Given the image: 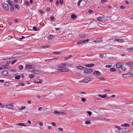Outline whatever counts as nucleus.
<instances>
[{"instance_id":"1","label":"nucleus","mask_w":133,"mask_h":133,"mask_svg":"<svg viewBox=\"0 0 133 133\" xmlns=\"http://www.w3.org/2000/svg\"><path fill=\"white\" fill-rule=\"evenodd\" d=\"M97 20L99 21L103 22L106 21L107 20V19L104 16H102L101 17H99L97 18Z\"/></svg>"},{"instance_id":"2","label":"nucleus","mask_w":133,"mask_h":133,"mask_svg":"<svg viewBox=\"0 0 133 133\" xmlns=\"http://www.w3.org/2000/svg\"><path fill=\"white\" fill-rule=\"evenodd\" d=\"M92 78H86L82 79V82L85 83H87L92 80Z\"/></svg>"},{"instance_id":"3","label":"nucleus","mask_w":133,"mask_h":133,"mask_svg":"<svg viewBox=\"0 0 133 133\" xmlns=\"http://www.w3.org/2000/svg\"><path fill=\"white\" fill-rule=\"evenodd\" d=\"M84 72L85 74H90L92 72V70L91 69H86L84 70Z\"/></svg>"},{"instance_id":"4","label":"nucleus","mask_w":133,"mask_h":133,"mask_svg":"<svg viewBox=\"0 0 133 133\" xmlns=\"http://www.w3.org/2000/svg\"><path fill=\"white\" fill-rule=\"evenodd\" d=\"M89 41V39H87L85 40H82L78 41L77 43V44H80L82 43H85L86 42H88Z\"/></svg>"},{"instance_id":"5","label":"nucleus","mask_w":133,"mask_h":133,"mask_svg":"<svg viewBox=\"0 0 133 133\" xmlns=\"http://www.w3.org/2000/svg\"><path fill=\"white\" fill-rule=\"evenodd\" d=\"M3 7L4 9L6 10H8L9 9L8 5L5 3L3 4Z\"/></svg>"},{"instance_id":"6","label":"nucleus","mask_w":133,"mask_h":133,"mask_svg":"<svg viewBox=\"0 0 133 133\" xmlns=\"http://www.w3.org/2000/svg\"><path fill=\"white\" fill-rule=\"evenodd\" d=\"M94 74L95 76L97 77L100 76L101 75V73L98 71H95Z\"/></svg>"},{"instance_id":"7","label":"nucleus","mask_w":133,"mask_h":133,"mask_svg":"<svg viewBox=\"0 0 133 133\" xmlns=\"http://www.w3.org/2000/svg\"><path fill=\"white\" fill-rule=\"evenodd\" d=\"M5 108L13 110V105L11 104L5 105Z\"/></svg>"},{"instance_id":"8","label":"nucleus","mask_w":133,"mask_h":133,"mask_svg":"<svg viewBox=\"0 0 133 133\" xmlns=\"http://www.w3.org/2000/svg\"><path fill=\"white\" fill-rule=\"evenodd\" d=\"M66 63H63L59 65L58 66L57 69H60V68H65L66 67Z\"/></svg>"},{"instance_id":"9","label":"nucleus","mask_w":133,"mask_h":133,"mask_svg":"<svg viewBox=\"0 0 133 133\" xmlns=\"http://www.w3.org/2000/svg\"><path fill=\"white\" fill-rule=\"evenodd\" d=\"M57 70L59 72H65L69 71V69H58Z\"/></svg>"},{"instance_id":"10","label":"nucleus","mask_w":133,"mask_h":133,"mask_svg":"<svg viewBox=\"0 0 133 133\" xmlns=\"http://www.w3.org/2000/svg\"><path fill=\"white\" fill-rule=\"evenodd\" d=\"M76 67L77 69L82 70H85L86 69V68L81 66H78Z\"/></svg>"},{"instance_id":"11","label":"nucleus","mask_w":133,"mask_h":133,"mask_svg":"<svg viewBox=\"0 0 133 133\" xmlns=\"http://www.w3.org/2000/svg\"><path fill=\"white\" fill-rule=\"evenodd\" d=\"M102 41V38H98L96 40L93 41L92 42H94L96 43H98L101 42Z\"/></svg>"},{"instance_id":"12","label":"nucleus","mask_w":133,"mask_h":133,"mask_svg":"<svg viewBox=\"0 0 133 133\" xmlns=\"http://www.w3.org/2000/svg\"><path fill=\"white\" fill-rule=\"evenodd\" d=\"M9 63H4L3 68L4 69H7L9 68V66H8V65L9 64Z\"/></svg>"},{"instance_id":"13","label":"nucleus","mask_w":133,"mask_h":133,"mask_svg":"<svg viewBox=\"0 0 133 133\" xmlns=\"http://www.w3.org/2000/svg\"><path fill=\"white\" fill-rule=\"evenodd\" d=\"M34 81L36 83H41L42 82V79H36L34 80Z\"/></svg>"},{"instance_id":"14","label":"nucleus","mask_w":133,"mask_h":133,"mask_svg":"<svg viewBox=\"0 0 133 133\" xmlns=\"http://www.w3.org/2000/svg\"><path fill=\"white\" fill-rule=\"evenodd\" d=\"M54 38V36L51 35H48V39L50 40H51Z\"/></svg>"},{"instance_id":"15","label":"nucleus","mask_w":133,"mask_h":133,"mask_svg":"<svg viewBox=\"0 0 133 133\" xmlns=\"http://www.w3.org/2000/svg\"><path fill=\"white\" fill-rule=\"evenodd\" d=\"M2 74L3 76H6L8 74V73L6 71H4L2 72Z\"/></svg>"},{"instance_id":"16","label":"nucleus","mask_w":133,"mask_h":133,"mask_svg":"<svg viewBox=\"0 0 133 133\" xmlns=\"http://www.w3.org/2000/svg\"><path fill=\"white\" fill-rule=\"evenodd\" d=\"M98 96L102 98H104L106 97H107V94H105L104 95H102L99 94L98 95Z\"/></svg>"},{"instance_id":"17","label":"nucleus","mask_w":133,"mask_h":133,"mask_svg":"<svg viewBox=\"0 0 133 133\" xmlns=\"http://www.w3.org/2000/svg\"><path fill=\"white\" fill-rule=\"evenodd\" d=\"M115 41L119 43H122L124 42V41L123 39L118 38H116L115 39Z\"/></svg>"},{"instance_id":"18","label":"nucleus","mask_w":133,"mask_h":133,"mask_svg":"<svg viewBox=\"0 0 133 133\" xmlns=\"http://www.w3.org/2000/svg\"><path fill=\"white\" fill-rule=\"evenodd\" d=\"M41 71L39 70H34L33 71V73L36 74H39L40 72Z\"/></svg>"},{"instance_id":"19","label":"nucleus","mask_w":133,"mask_h":133,"mask_svg":"<svg viewBox=\"0 0 133 133\" xmlns=\"http://www.w3.org/2000/svg\"><path fill=\"white\" fill-rule=\"evenodd\" d=\"M7 2L10 5L14 4V2L11 0H7Z\"/></svg>"},{"instance_id":"20","label":"nucleus","mask_w":133,"mask_h":133,"mask_svg":"<svg viewBox=\"0 0 133 133\" xmlns=\"http://www.w3.org/2000/svg\"><path fill=\"white\" fill-rule=\"evenodd\" d=\"M32 67V65H26L25 66V68L26 69H29Z\"/></svg>"},{"instance_id":"21","label":"nucleus","mask_w":133,"mask_h":133,"mask_svg":"<svg viewBox=\"0 0 133 133\" xmlns=\"http://www.w3.org/2000/svg\"><path fill=\"white\" fill-rule=\"evenodd\" d=\"M122 65V64L121 63H118L116 64V67L118 68H121Z\"/></svg>"},{"instance_id":"22","label":"nucleus","mask_w":133,"mask_h":133,"mask_svg":"<svg viewBox=\"0 0 133 133\" xmlns=\"http://www.w3.org/2000/svg\"><path fill=\"white\" fill-rule=\"evenodd\" d=\"M87 36V35L86 34H81L79 35L80 37L81 38L85 37Z\"/></svg>"},{"instance_id":"23","label":"nucleus","mask_w":133,"mask_h":133,"mask_svg":"<svg viewBox=\"0 0 133 133\" xmlns=\"http://www.w3.org/2000/svg\"><path fill=\"white\" fill-rule=\"evenodd\" d=\"M94 65V63H91L85 65V66L86 67H91L93 66Z\"/></svg>"},{"instance_id":"24","label":"nucleus","mask_w":133,"mask_h":133,"mask_svg":"<svg viewBox=\"0 0 133 133\" xmlns=\"http://www.w3.org/2000/svg\"><path fill=\"white\" fill-rule=\"evenodd\" d=\"M4 63L3 62L0 63V67H2L4 68ZM3 68L2 67H0V70H3Z\"/></svg>"},{"instance_id":"25","label":"nucleus","mask_w":133,"mask_h":133,"mask_svg":"<svg viewBox=\"0 0 133 133\" xmlns=\"http://www.w3.org/2000/svg\"><path fill=\"white\" fill-rule=\"evenodd\" d=\"M25 85V84H23V83H19V84L16 85V87H20L21 86H23Z\"/></svg>"},{"instance_id":"26","label":"nucleus","mask_w":133,"mask_h":133,"mask_svg":"<svg viewBox=\"0 0 133 133\" xmlns=\"http://www.w3.org/2000/svg\"><path fill=\"white\" fill-rule=\"evenodd\" d=\"M54 113L56 114L57 116L60 115V112L58 111H54Z\"/></svg>"},{"instance_id":"27","label":"nucleus","mask_w":133,"mask_h":133,"mask_svg":"<svg viewBox=\"0 0 133 133\" xmlns=\"http://www.w3.org/2000/svg\"><path fill=\"white\" fill-rule=\"evenodd\" d=\"M11 7L10 8V9L11 11H13L14 10V7H15V4H12L11 5Z\"/></svg>"},{"instance_id":"28","label":"nucleus","mask_w":133,"mask_h":133,"mask_svg":"<svg viewBox=\"0 0 133 133\" xmlns=\"http://www.w3.org/2000/svg\"><path fill=\"white\" fill-rule=\"evenodd\" d=\"M76 16L75 14H72L71 16V18L72 19H75L76 18Z\"/></svg>"},{"instance_id":"29","label":"nucleus","mask_w":133,"mask_h":133,"mask_svg":"<svg viewBox=\"0 0 133 133\" xmlns=\"http://www.w3.org/2000/svg\"><path fill=\"white\" fill-rule=\"evenodd\" d=\"M18 125L19 126H23L24 127H26L27 125H26L24 124L23 123H18Z\"/></svg>"},{"instance_id":"30","label":"nucleus","mask_w":133,"mask_h":133,"mask_svg":"<svg viewBox=\"0 0 133 133\" xmlns=\"http://www.w3.org/2000/svg\"><path fill=\"white\" fill-rule=\"evenodd\" d=\"M127 50L129 52H130L132 51H133V48H128L127 49Z\"/></svg>"},{"instance_id":"31","label":"nucleus","mask_w":133,"mask_h":133,"mask_svg":"<svg viewBox=\"0 0 133 133\" xmlns=\"http://www.w3.org/2000/svg\"><path fill=\"white\" fill-rule=\"evenodd\" d=\"M130 125L128 124H126V123H125L124 124H122L121 125V126L122 127H129V126Z\"/></svg>"},{"instance_id":"32","label":"nucleus","mask_w":133,"mask_h":133,"mask_svg":"<svg viewBox=\"0 0 133 133\" xmlns=\"http://www.w3.org/2000/svg\"><path fill=\"white\" fill-rule=\"evenodd\" d=\"M67 115V114L66 112H60V115Z\"/></svg>"},{"instance_id":"33","label":"nucleus","mask_w":133,"mask_h":133,"mask_svg":"<svg viewBox=\"0 0 133 133\" xmlns=\"http://www.w3.org/2000/svg\"><path fill=\"white\" fill-rule=\"evenodd\" d=\"M132 63L131 62H129L127 64H126V65H128L129 67H131L132 66Z\"/></svg>"},{"instance_id":"34","label":"nucleus","mask_w":133,"mask_h":133,"mask_svg":"<svg viewBox=\"0 0 133 133\" xmlns=\"http://www.w3.org/2000/svg\"><path fill=\"white\" fill-rule=\"evenodd\" d=\"M4 85L6 87L9 86L10 85V83L9 82H5L4 83Z\"/></svg>"},{"instance_id":"35","label":"nucleus","mask_w":133,"mask_h":133,"mask_svg":"<svg viewBox=\"0 0 133 133\" xmlns=\"http://www.w3.org/2000/svg\"><path fill=\"white\" fill-rule=\"evenodd\" d=\"M40 126L42 127L43 125V123L41 122H38L37 123Z\"/></svg>"},{"instance_id":"36","label":"nucleus","mask_w":133,"mask_h":133,"mask_svg":"<svg viewBox=\"0 0 133 133\" xmlns=\"http://www.w3.org/2000/svg\"><path fill=\"white\" fill-rule=\"evenodd\" d=\"M0 105L1 106L0 107L1 108H4L5 106V104H3L1 103H0Z\"/></svg>"},{"instance_id":"37","label":"nucleus","mask_w":133,"mask_h":133,"mask_svg":"<svg viewBox=\"0 0 133 133\" xmlns=\"http://www.w3.org/2000/svg\"><path fill=\"white\" fill-rule=\"evenodd\" d=\"M110 71L111 72H114L116 71V70L114 68H111L110 69Z\"/></svg>"},{"instance_id":"38","label":"nucleus","mask_w":133,"mask_h":133,"mask_svg":"<svg viewBox=\"0 0 133 133\" xmlns=\"http://www.w3.org/2000/svg\"><path fill=\"white\" fill-rule=\"evenodd\" d=\"M121 68L122 70L123 71H125L127 69V68L125 67L122 66Z\"/></svg>"},{"instance_id":"39","label":"nucleus","mask_w":133,"mask_h":133,"mask_svg":"<svg viewBox=\"0 0 133 133\" xmlns=\"http://www.w3.org/2000/svg\"><path fill=\"white\" fill-rule=\"evenodd\" d=\"M82 4H81V6H84L85 4V2L84 1H82Z\"/></svg>"},{"instance_id":"40","label":"nucleus","mask_w":133,"mask_h":133,"mask_svg":"<svg viewBox=\"0 0 133 133\" xmlns=\"http://www.w3.org/2000/svg\"><path fill=\"white\" fill-rule=\"evenodd\" d=\"M87 113L89 115V116H90L92 115V112L90 111H88L87 112Z\"/></svg>"},{"instance_id":"41","label":"nucleus","mask_w":133,"mask_h":133,"mask_svg":"<svg viewBox=\"0 0 133 133\" xmlns=\"http://www.w3.org/2000/svg\"><path fill=\"white\" fill-rule=\"evenodd\" d=\"M25 108V107L22 106L21 108H19L18 110H23Z\"/></svg>"},{"instance_id":"42","label":"nucleus","mask_w":133,"mask_h":133,"mask_svg":"<svg viewBox=\"0 0 133 133\" xmlns=\"http://www.w3.org/2000/svg\"><path fill=\"white\" fill-rule=\"evenodd\" d=\"M53 53L55 54H61V52H57V51H55Z\"/></svg>"},{"instance_id":"43","label":"nucleus","mask_w":133,"mask_h":133,"mask_svg":"<svg viewBox=\"0 0 133 133\" xmlns=\"http://www.w3.org/2000/svg\"><path fill=\"white\" fill-rule=\"evenodd\" d=\"M112 66V65H107L105 66V67L107 68H111Z\"/></svg>"},{"instance_id":"44","label":"nucleus","mask_w":133,"mask_h":133,"mask_svg":"<svg viewBox=\"0 0 133 133\" xmlns=\"http://www.w3.org/2000/svg\"><path fill=\"white\" fill-rule=\"evenodd\" d=\"M85 124H88L91 123L89 121H87L85 122Z\"/></svg>"},{"instance_id":"45","label":"nucleus","mask_w":133,"mask_h":133,"mask_svg":"<svg viewBox=\"0 0 133 133\" xmlns=\"http://www.w3.org/2000/svg\"><path fill=\"white\" fill-rule=\"evenodd\" d=\"M34 70L32 68H31L29 69V72H32L33 73V71Z\"/></svg>"},{"instance_id":"46","label":"nucleus","mask_w":133,"mask_h":133,"mask_svg":"<svg viewBox=\"0 0 133 133\" xmlns=\"http://www.w3.org/2000/svg\"><path fill=\"white\" fill-rule=\"evenodd\" d=\"M25 4L28 6H29L30 4L29 2L27 1H26L25 2Z\"/></svg>"},{"instance_id":"47","label":"nucleus","mask_w":133,"mask_h":133,"mask_svg":"<svg viewBox=\"0 0 133 133\" xmlns=\"http://www.w3.org/2000/svg\"><path fill=\"white\" fill-rule=\"evenodd\" d=\"M20 76H16L15 78L16 79H20Z\"/></svg>"},{"instance_id":"48","label":"nucleus","mask_w":133,"mask_h":133,"mask_svg":"<svg viewBox=\"0 0 133 133\" xmlns=\"http://www.w3.org/2000/svg\"><path fill=\"white\" fill-rule=\"evenodd\" d=\"M33 29L34 31H37L38 30V29L35 26H34L33 27Z\"/></svg>"},{"instance_id":"49","label":"nucleus","mask_w":133,"mask_h":133,"mask_svg":"<svg viewBox=\"0 0 133 133\" xmlns=\"http://www.w3.org/2000/svg\"><path fill=\"white\" fill-rule=\"evenodd\" d=\"M99 79L102 81L105 80L104 78L102 77H99Z\"/></svg>"},{"instance_id":"50","label":"nucleus","mask_w":133,"mask_h":133,"mask_svg":"<svg viewBox=\"0 0 133 133\" xmlns=\"http://www.w3.org/2000/svg\"><path fill=\"white\" fill-rule=\"evenodd\" d=\"M86 99L84 98H83L81 99V101L83 102H84L86 101Z\"/></svg>"},{"instance_id":"51","label":"nucleus","mask_w":133,"mask_h":133,"mask_svg":"<svg viewBox=\"0 0 133 133\" xmlns=\"http://www.w3.org/2000/svg\"><path fill=\"white\" fill-rule=\"evenodd\" d=\"M127 75H129V77H132L133 76V74L130 73L129 74H127Z\"/></svg>"},{"instance_id":"52","label":"nucleus","mask_w":133,"mask_h":133,"mask_svg":"<svg viewBox=\"0 0 133 133\" xmlns=\"http://www.w3.org/2000/svg\"><path fill=\"white\" fill-rule=\"evenodd\" d=\"M71 57V55H69L67 57L65 58V59H68L69 58H70Z\"/></svg>"},{"instance_id":"53","label":"nucleus","mask_w":133,"mask_h":133,"mask_svg":"<svg viewBox=\"0 0 133 133\" xmlns=\"http://www.w3.org/2000/svg\"><path fill=\"white\" fill-rule=\"evenodd\" d=\"M76 75L77 76L79 77L80 76L81 74L78 72H76Z\"/></svg>"},{"instance_id":"54","label":"nucleus","mask_w":133,"mask_h":133,"mask_svg":"<svg viewBox=\"0 0 133 133\" xmlns=\"http://www.w3.org/2000/svg\"><path fill=\"white\" fill-rule=\"evenodd\" d=\"M34 77V74H32L29 75V77L30 78H32Z\"/></svg>"},{"instance_id":"55","label":"nucleus","mask_w":133,"mask_h":133,"mask_svg":"<svg viewBox=\"0 0 133 133\" xmlns=\"http://www.w3.org/2000/svg\"><path fill=\"white\" fill-rule=\"evenodd\" d=\"M82 2V0H79L78 2V6H80V5L81 3Z\"/></svg>"},{"instance_id":"56","label":"nucleus","mask_w":133,"mask_h":133,"mask_svg":"<svg viewBox=\"0 0 133 133\" xmlns=\"http://www.w3.org/2000/svg\"><path fill=\"white\" fill-rule=\"evenodd\" d=\"M15 7L17 9H19V6L18 5H15Z\"/></svg>"},{"instance_id":"57","label":"nucleus","mask_w":133,"mask_h":133,"mask_svg":"<svg viewBox=\"0 0 133 133\" xmlns=\"http://www.w3.org/2000/svg\"><path fill=\"white\" fill-rule=\"evenodd\" d=\"M19 69L21 70L23 69V67L22 65H21L19 66Z\"/></svg>"},{"instance_id":"58","label":"nucleus","mask_w":133,"mask_h":133,"mask_svg":"<svg viewBox=\"0 0 133 133\" xmlns=\"http://www.w3.org/2000/svg\"><path fill=\"white\" fill-rule=\"evenodd\" d=\"M17 61L16 60H14L13 61H12V62L11 63V64H14V63H15V62H17Z\"/></svg>"},{"instance_id":"59","label":"nucleus","mask_w":133,"mask_h":133,"mask_svg":"<svg viewBox=\"0 0 133 133\" xmlns=\"http://www.w3.org/2000/svg\"><path fill=\"white\" fill-rule=\"evenodd\" d=\"M107 0H102L101 3H104L105 2H106Z\"/></svg>"},{"instance_id":"60","label":"nucleus","mask_w":133,"mask_h":133,"mask_svg":"<svg viewBox=\"0 0 133 133\" xmlns=\"http://www.w3.org/2000/svg\"><path fill=\"white\" fill-rule=\"evenodd\" d=\"M126 75H127V74H123L122 76V77H123V78H126L127 77L126 76Z\"/></svg>"},{"instance_id":"61","label":"nucleus","mask_w":133,"mask_h":133,"mask_svg":"<svg viewBox=\"0 0 133 133\" xmlns=\"http://www.w3.org/2000/svg\"><path fill=\"white\" fill-rule=\"evenodd\" d=\"M51 19L52 21H54L55 20L54 17L53 16H51L50 18Z\"/></svg>"},{"instance_id":"62","label":"nucleus","mask_w":133,"mask_h":133,"mask_svg":"<svg viewBox=\"0 0 133 133\" xmlns=\"http://www.w3.org/2000/svg\"><path fill=\"white\" fill-rule=\"evenodd\" d=\"M42 110V108L41 107H40L38 108V110L39 111H41Z\"/></svg>"},{"instance_id":"63","label":"nucleus","mask_w":133,"mask_h":133,"mask_svg":"<svg viewBox=\"0 0 133 133\" xmlns=\"http://www.w3.org/2000/svg\"><path fill=\"white\" fill-rule=\"evenodd\" d=\"M39 12L42 14H44V12H43V11H42V10H39Z\"/></svg>"},{"instance_id":"64","label":"nucleus","mask_w":133,"mask_h":133,"mask_svg":"<svg viewBox=\"0 0 133 133\" xmlns=\"http://www.w3.org/2000/svg\"><path fill=\"white\" fill-rule=\"evenodd\" d=\"M116 128H117L118 130H120L121 129V128L118 126L116 127Z\"/></svg>"}]
</instances>
